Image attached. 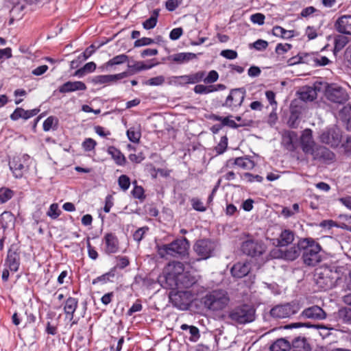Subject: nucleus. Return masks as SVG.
I'll list each match as a JSON object with an SVG mask.
<instances>
[{
    "label": "nucleus",
    "instance_id": "obj_1",
    "mask_svg": "<svg viewBox=\"0 0 351 351\" xmlns=\"http://www.w3.org/2000/svg\"><path fill=\"white\" fill-rule=\"evenodd\" d=\"M171 271L166 275L165 280L171 289H199L202 292V287L198 285L196 276L189 271H184V265L181 262H173L169 265Z\"/></svg>",
    "mask_w": 351,
    "mask_h": 351
},
{
    "label": "nucleus",
    "instance_id": "obj_2",
    "mask_svg": "<svg viewBox=\"0 0 351 351\" xmlns=\"http://www.w3.org/2000/svg\"><path fill=\"white\" fill-rule=\"evenodd\" d=\"M300 247L303 251L302 259L305 265L314 267L322 261V247L313 238L300 239Z\"/></svg>",
    "mask_w": 351,
    "mask_h": 351
},
{
    "label": "nucleus",
    "instance_id": "obj_3",
    "mask_svg": "<svg viewBox=\"0 0 351 351\" xmlns=\"http://www.w3.org/2000/svg\"><path fill=\"white\" fill-rule=\"evenodd\" d=\"M230 300L228 292L223 289L213 290L202 298L204 306L213 312L223 311L228 306Z\"/></svg>",
    "mask_w": 351,
    "mask_h": 351
},
{
    "label": "nucleus",
    "instance_id": "obj_4",
    "mask_svg": "<svg viewBox=\"0 0 351 351\" xmlns=\"http://www.w3.org/2000/svg\"><path fill=\"white\" fill-rule=\"evenodd\" d=\"M199 289L178 291L172 289L169 298L172 305L178 309L184 311L189 308L195 295H198Z\"/></svg>",
    "mask_w": 351,
    "mask_h": 351
},
{
    "label": "nucleus",
    "instance_id": "obj_5",
    "mask_svg": "<svg viewBox=\"0 0 351 351\" xmlns=\"http://www.w3.org/2000/svg\"><path fill=\"white\" fill-rule=\"evenodd\" d=\"M228 317L235 324H245L254 320L255 309L247 304L240 305L230 310Z\"/></svg>",
    "mask_w": 351,
    "mask_h": 351
},
{
    "label": "nucleus",
    "instance_id": "obj_6",
    "mask_svg": "<svg viewBox=\"0 0 351 351\" xmlns=\"http://www.w3.org/2000/svg\"><path fill=\"white\" fill-rule=\"evenodd\" d=\"M318 138L320 143L335 149L342 141L343 132L339 127L334 125L322 130Z\"/></svg>",
    "mask_w": 351,
    "mask_h": 351
},
{
    "label": "nucleus",
    "instance_id": "obj_7",
    "mask_svg": "<svg viewBox=\"0 0 351 351\" xmlns=\"http://www.w3.org/2000/svg\"><path fill=\"white\" fill-rule=\"evenodd\" d=\"M189 243L186 238L176 239L169 244L158 247V254L164 257L166 255L171 256H184L186 254Z\"/></svg>",
    "mask_w": 351,
    "mask_h": 351
},
{
    "label": "nucleus",
    "instance_id": "obj_8",
    "mask_svg": "<svg viewBox=\"0 0 351 351\" xmlns=\"http://www.w3.org/2000/svg\"><path fill=\"white\" fill-rule=\"evenodd\" d=\"M301 306L296 301L278 304L274 306L270 311V315L275 319L289 318L295 315L300 310Z\"/></svg>",
    "mask_w": 351,
    "mask_h": 351
},
{
    "label": "nucleus",
    "instance_id": "obj_9",
    "mask_svg": "<svg viewBox=\"0 0 351 351\" xmlns=\"http://www.w3.org/2000/svg\"><path fill=\"white\" fill-rule=\"evenodd\" d=\"M300 239L296 244L285 248L274 249L271 252V256L274 258H282L286 261H294L301 254Z\"/></svg>",
    "mask_w": 351,
    "mask_h": 351
},
{
    "label": "nucleus",
    "instance_id": "obj_10",
    "mask_svg": "<svg viewBox=\"0 0 351 351\" xmlns=\"http://www.w3.org/2000/svg\"><path fill=\"white\" fill-rule=\"evenodd\" d=\"M245 90L243 88L232 89L222 106L234 111L239 108L245 99Z\"/></svg>",
    "mask_w": 351,
    "mask_h": 351
},
{
    "label": "nucleus",
    "instance_id": "obj_11",
    "mask_svg": "<svg viewBox=\"0 0 351 351\" xmlns=\"http://www.w3.org/2000/svg\"><path fill=\"white\" fill-rule=\"evenodd\" d=\"M29 160V156L23 154L21 156H15L10 161V169L16 178H22L24 172L28 169L27 162Z\"/></svg>",
    "mask_w": 351,
    "mask_h": 351
},
{
    "label": "nucleus",
    "instance_id": "obj_12",
    "mask_svg": "<svg viewBox=\"0 0 351 351\" xmlns=\"http://www.w3.org/2000/svg\"><path fill=\"white\" fill-rule=\"evenodd\" d=\"M326 97L331 102L339 104L345 103L349 99L346 90L335 84L328 86L326 90Z\"/></svg>",
    "mask_w": 351,
    "mask_h": 351
},
{
    "label": "nucleus",
    "instance_id": "obj_13",
    "mask_svg": "<svg viewBox=\"0 0 351 351\" xmlns=\"http://www.w3.org/2000/svg\"><path fill=\"white\" fill-rule=\"evenodd\" d=\"M216 247L215 243L209 239H201L195 242L194 251L200 259H207L210 257Z\"/></svg>",
    "mask_w": 351,
    "mask_h": 351
},
{
    "label": "nucleus",
    "instance_id": "obj_14",
    "mask_svg": "<svg viewBox=\"0 0 351 351\" xmlns=\"http://www.w3.org/2000/svg\"><path fill=\"white\" fill-rule=\"evenodd\" d=\"M241 250L243 254L254 257L263 254L265 247L261 242L248 239L242 243Z\"/></svg>",
    "mask_w": 351,
    "mask_h": 351
},
{
    "label": "nucleus",
    "instance_id": "obj_15",
    "mask_svg": "<svg viewBox=\"0 0 351 351\" xmlns=\"http://www.w3.org/2000/svg\"><path fill=\"white\" fill-rule=\"evenodd\" d=\"M315 160L331 162L335 159V154L329 148L317 145L310 154Z\"/></svg>",
    "mask_w": 351,
    "mask_h": 351
},
{
    "label": "nucleus",
    "instance_id": "obj_16",
    "mask_svg": "<svg viewBox=\"0 0 351 351\" xmlns=\"http://www.w3.org/2000/svg\"><path fill=\"white\" fill-rule=\"evenodd\" d=\"M104 252L108 254H114L119 251V242L114 233L107 232L103 237Z\"/></svg>",
    "mask_w": 351,
    "mask_h": 351
},
{
    "label": "nucleus",
    "instance_id": "obj_17",
    "mask_svg": "<svg viewBox=\"0 0 351 351\" xmlns=\"http://www.w3.org/2000/svg\"><path fill=\"white\" fill-rule=\"evenodd\" d=\"M130 75L129 72L124 71L114 75H101L94 77L92 80L95 84H110L125 78Z\"/></svg>",
    "mask_w": 351,
    "mask_h": 351
},
{
    "label": "nucleus",
    "instance_id": "obj_18",
    "mask_svg": "<svg viewBox=\"0 0 351 351\" xmlns=\"http://www.w3.org/2000/svg\"><path fill=\"white\" fill-rule=\"evenodd\" d=\"M335 29L340 34L351 35V15L339 16L335 22Z\"/></svg>",
    "mask_w": 351,
    "mask_h": 351
},
{
    "label": "nucleus",
    "instance_id": "obj_19",
    "mask_svg": "<svg viewBox=\"0 0 351 351\" xmlns=\"http://www.w3.org/2000/svg\"><path fill=\"white\" fill-rule=\"evenodd\" d=\"M301 146L306 154H311L316 145L313 139L312 130L306 129L301 136Z\"/></svg>",
    "mask_w": 351,
    "mask_h": 351
},
{
    "label": "nucleus",
    "instance_id": "obj_20",
    "mask_svg": "<svg viewBox=\"0 0 351 351\" xmlns=\"http://www.w3.org/2000/svg\"><path fill=\"white\" fill-rule=\"evenodd\" d=\"M300 316L307 319L322 320L326 317V313L321 307L315 305L304 309Z\"/></svg>",
    "mask_w": 351,
    "mask_h": 351
},
{
    "label": "nucleus",
    "instance_id": "obj_21",
    "mask_svg": "<svg viewBox=\"0 0 351 351\" xmlns=\"http://www.w3.org/2000/svg\"><path fill=\"white\" fill-rule=\"evenodd\" d=\"M251 269L250 263L248 262H239L231 268L230 272L233 277L241 278L247 276Z\"/></svg>",
    "mask_w": 351,
    "mask_h": 351
},
{
    "label": "nucleus",
    "instance_id": "obj_22",
    "mask_svg": "<svg viewBox=\"0 0 351 351\" xmlns=\"http://www.w3.org/2000/svg\"><path fill=\"white\" fill-rule=\"evenodd\" d=\"M5 265L8 267L10 271L12 272L17 271L20 266L19 254L12 250H9L5 261Z\"/></svg>",
    "mask_w": 351,
    "mask_h": 351
},
{
    "label": "nucleus",
    "instance_id": "obj_23",
    "mask_svg": "<svg viewBox=\"0 0 351 351\" xmlns=\"http://www.w3.org/2000/svg\"><path fill=\"white\" fill-rule=\"evenodd\" d=\"M87 87L86 84L81 81L71 82L69 81L58 88V90L61 93H66L74 92L76 90H85Z\"/></svg>",
    "mask_w": 351,
    "mask_h": 351
},
{
    "label": "nucleus",
    "instance_id": "obj_24",
    "mask_svg": "<svg viewBox=\"0 0 351 351\" xmlns=\"http://www.w3.org/2000/svg\"><path fill=\"white\" fill-rule=\"evenodd\" d=\"M40 111L38 108L25 110L22 108H16L14 111L11 114L10 119L13 121H16L19 119L27 120L31 117L36 115Z\"/></svg>",
    "mask_w": 351,
    "mask_h": 351
},
{
    "label": "nucleus",
    "instance_id": "obj_25",
    "mask_svg": "<svg viewBox=\"0 0 351 351\" xmlns=\"http://www.w3.org/2000/svg\"><path fill=\"white\" fill-rule=\"evenodd\" d=\"M107 153L109 154L114 163L118 166H125L127 160L124 154L114 146H110L107 149Z\"/></svg>",
    "mask_w": 351,
    "mask_h": 351
},
{
    "label": "nucleus",
    "instance_id": "obj_26",
    "mask_svg": "<svg viewBox=\"0 0 351 351\" xmlns=\"http://www.w3.org/2000/svg\"><path fill=\"white\" fill-rule=\"evenodd\" d=\"M295 234L290 230L285 229L282 230L277 239L278 246L282 247H287L294 241Z\"/></svg>",
    "mask_w": 351,
    "mask_h": 351
},
{
    "label": "nucleus",
    "instance_id": "obj_27",
    "mask_svg": "<svg viewBox=\"0 0 351 351\" xmlns=\"http://www.w3.org/2000/svg\"><path fill=\"white\" fill-rule=\"evenodd\" d=\"M299 97L304 101H312L317 97L316 89L311 86H303L299 92Z\"/></svg>",
    "mask_w": 351,
    "mask_h": 351
},
{
    "label": "nucleus",
    "instance_id": "obj_28",
    "mask_svg": "<svg viewBox=\"0 0 351 351\" xmlns=\"http://www.w3.org/2000/svg\"><path fill=\"white\" fill-rule=\"evenodd\" d=\"M196 58V54L193 53H178L176 54H173L171 56H169L168 57V60L170 61H173L174 62L178 63V64H182L184 62H186L193 58Z\"/></svg>",
    "mask_w": 351,
    "mask_h": 351
},
{
    "label": "nucleus",
    "instance_id": "obj_29",
    "mask_svg": "<svg viewBox=\"0 0 351 351\" xmlns=\"http://www.w3.org/2000/svg\"><path fill=\"white\" fill-rule=\"evenodd\" d=\"M297 134L293 131H287L282 135V143L289 150L294 149V141L297 140Z\"/></svg>",
    "mask_w": 351,
    "mask_h": 351
},
{
    "label": "nucleus",
    "instance_id": "obj_30",
    "mask_svg": "<svg viewBox=\"0 0 351 351\" xmlns=\"http://www.w3.org/2000/svg\"><path fill=\"white\" fill-rule=\"evenodd\" d=\"M78 306V301L76 298L69 297L65 302L64 311L66 315L70 316V320H73V315Z\"/></svg>",
    "mask_w": 351,
    "mask_h": 351
},
{
    "label": "nucleus",
    "instance_id": "obj_31",
    "mask_svg": "<svg viewBox=\"0 0 351 351\" xmlns=\"http://www.w3.org/2000/svg\"><path fill=\"white\" fill-rule=\"evenodd\" d=\"M292 351H311V347L304 337H296L292 341Z\"/></svg>",
    "mask_w": 351,
    "mask_h": 351
},
{
    "label": "nucleus",
    "instance_id": "obj_32",
    "mask_svg": "<svg viewBox=\"0 0 351 351\" xmlns=\"http://www.w3.org/2000/svg\"><path fill=\"white\" fill-rule=\"evenodd\" d=\"M233 164L246 170H251L255 167V163L253 160L243 157L236 158Z\"/></svg>",
    "mask_w": 351,
    "mask_h": 351
},
{
    "label": "nucleus",
    "instance_id": "obj_33",
    "mask_svg": "<svg viewBox=\"0 0 351 351\" xmlns=\"http://www.w3.org/2000/svg\"><path fill=\"white\" fill-rule=\"evenodd\" d=\"M340 119L345 123L347 127H351V105L348 104L344 106L339 112Z\"/></svg>",
    "mask_w": 351,
    "mask_h": 351
},
{
    "label": "nucleus",
    "instance_id": "obj_34",
    "mask_svg": "<svg viewBox=\"0 0 351 351\" xmlns=\"http://www.w3.org/2000/svg\"><path fill=\"white\" fill-rule=\"evenodd\" d=\"M272 34L275 36L281 37L284 39H289L294 36L293 30H287L278 25L274 26L273 27Z\"/></svg>",
    "mask_w": 351,
    "mask_h": 351
},
{
    "label": "nucleus",
    "instance_id": "obj_35",
    "mask_svg": "<svg viewBox=\"0 0 351 351\" xmlns=\"http://www.w3.org/2000/svg\"><path fill=\"white\" fill-rule=\"evenodd\" d=\"M291 349L290 343L285 339L276 340L271 346V351H288Z\"/></svg>",
    "mask_w": 351,
    "mask_h": 351
},
{
    "label": "nucleus",
    "instance_id": "obj_36",
    "mask_svg": "<svg viewBox=\"0 0 351 351\" xmlns=\"http://www.w3.org/2000/svg\"><path fill=\"white\" fill-rule=\"evenodd\" d=\"M159 15V10L156 9L153 11L151 16L143 23V26L145 29H151L156 27Z\"/></svg>",
    "mask_w": 351,
    "mask_h": 351
},
{
    "label": "nucleus",
    "instance_id": "obj_37",
    "mask_svg": "<svg viewBox=\"0 0 351 351\" xmlns=\"http://www.w3.org/2000/svg\"><path fill=\"white\" fill-rule=\"evenodd\" d=\"M348 43V38L346 36L338 35L335 38L334 50L335 54L341 51Z\"/></svg>",
    "mask_w": 351,
    "mask_h": 351
},
{
    "label": "nucleus",
    "instance_id": "obj_38",
    "mask_svg": "<svg viewBox=\"0 0 351 351\" xmlns=\"http://www.w3.org/2000/svg\"><path fill=\"white\" fill-rule=\"evenodd\" d=\"M0 222L3 229L9 228L10 225L14 223V215L10 212H3L0 217Z\"/></svg>",
    "mask_w": 351,
    "mask_h": 351
},
{
    "label": "nucleus",
    "instance_id": "obj_39",
    "mask_svg": "<svg viewBox=\"0 0 351 351\" xmlns=\"http://www.w3.org/2000/svg\"><path fill=\"white\" fill-rule=\"evenodd\" d=\"M128 61V56L125 54H120L113 57L106 63V67L112 66L114 65H119L123 64Z\"/></svg>",
    "mask_w": 351,
    "mask_h": 351
},
{
    "label": "nucleus",
    "instance_id": "obj_40",
    "mask_svg": "<svg viewBox=\"0 0 351 351\" xmlns=\"http://www.w3.org/2000/svg\"><path fill=\"white\" fill-rule=\"evenodd\" d=\"M158 63H154L152 64H145L143 62H135L133 64H128V66L132 71L135 72H138L143 70H147L152 68L153 66L157 65Z\"/></svg>",
    "mask_w": 351,
    "mask_h": 351
},
{
    "label": "nucleus",
    "instance_id": "obj_41",
    "mask_svg": "<svg viewBox=\"0 0 351 351\" xmlns=\"http://www.w3.org/2000/svg\"><path fill=\"white\" fill-rule=\"evenodd\" d=\"M300 212V206L298 203L293 204L292 207H284L281 214L285 217L289 218Z\"/></svg>",
    "mask_w": 351,
    "mask_h": 351
},
{
    "label": "nucleus",
    "instance_id": "obj_42",
    "mask_svg": "<svg viewBox=\"0 0 351 351\" xmlns=\"http://www.w3.org/2000/svg\"><path fill=\"white\" fill-rule=\"evenodd\" d=\"M14 195V192L11 189L5 187L0 189V202L4 204L10 200Z\"/></svg>",
    "mask_w": 351,
    "mask_h": 351
},
{
    "label": "nucleus",
    "instance_id": "obj_43",
    "mask_svg": "<svg viewBox=\"0 0 351 351\" xmlns=\"http://www.w3.org/2000/svg\"><path fill=\"white\" fill-rule=\"evenodd\" d=\"M193 90L197 94H208L210 93L217 91V88H214V86H205L203 84L196 85Z\"/></svg>",
    "mask_w": 351,
    "mask_h": 351
},
{
    "label": "nucleus",
    "instance_id": "obj_44",
    "mask_svg": "<svg viewBox=\"0 0 351 351\" xmlns=\"http://www.w3.org/2000/svg\"><path fill=\"white\" fill-rule=\"evenodd\" d=\"M149 228L148 226H143L138 228L133 234L134 240L139 244L140 242L143 239L145 234L149 231Z\"/></svg>",
    "mask_w": 351,
    "mask_h": 351
},
{
    "label": "nucleus",
    "instance_id": "obj_45",
    "mask_svg": "<svg viewBox=\"0 0 351 351\" xmlns=\"http://www.w3.org/2000/svg\"><path fill=\"white\" fill-rule=\"evenodd\" d=\"M127 136L129 140L133 143H138L141 138V132L135 128H130L127 131Z\"/></svg>",
    "mask_w": 351,
    "mask_h": 351
},
{
    "label": "nucleus",
    "instance_id": "obj_46",
    "mask_svg": "<svg viewBox=\"0 0 351 351\" xmlns=\"http://www.w3.org/2000/svg\"><path fill=\"white\" fill-rule=\"evenodd\" d=\"M300 112L296 110H291V114L289 118L288 123L291 128H296L298 125V121L300 117Z\"/></svg>",
    "mask_w": 351,
    "mask_h": 351
},
{
    "label": "nucleus",
    "instance_id": "obj_47",
    "mask_svg": "<svg viewBox=\"0 0 351 351\" xmlns=\"http://www.w3.org/2000/svg\"><path fill=\"white\" fill-rule=\"evenodd\" d=\"M96 69V64L93 62L86 63L82 68L75 72L76 75H81L85 73L93 72Z\"/></svg>",
    "mask_w": 351,
    "mask_h": 351
},
{
    "label": "nucleus",
    "instance_id": "obj_48",
    "mask_svg": "<svg viewBox=\"0 0 351 351\" xmlns=\"http://www.w3.org/2000/svg\"><path fill=\"white\" fill-rule=\"evenodd\" d=\"M241 178L243 180H245L248 182H261L263 180V178L259 175H253L250 173H244L241 175Z\"/></svg>",
    "mask_w": 351,
    "mask_h": 351
},
{
    "label": "nucleus",
    "instance_id": "obj_49",
    "mask_svg": "<svg viewBox=\"0 0 351 351\" xmlns=\"http://www.w3.org/2000/svg\"><path fill=\"white\" fill-rule=\"evenodd\" d=\"M339 315L343 322L351 324V308H345L340 310Z\"/></svg>",
    "mask_w": 351,
    "mask_h": 351
},
{
    "label": "nucleus",
    "instance_id": "obj_50",
    "mask_svg": "<svg viewBox=\"0 0 351 351\" xmlns=\"http://www.w3.org/2000/svg\"><path fill=\"white\" fill-rule=\"evenodd\" d=\"M130 179L126 175H121L118 179V184L122 191H126L130 186Z\"/></svg>",
    "mask_w": 351,
    "mask_h": 351
},
{
    "label": "nucleus",
    "instance_id": "obj_51",
    "mask_svg": "<svg viewBox=\"0 0 351 351\" xmlns=\"http://www.w3.org/2000/svg\"><path fill=\"white\" fill-rule=\"evenodd\" d=\"M192 208L199 212H204L206 210V207L204 205V203L197 197H193L190 200Z\"/></svg>",
    "mask_w": 351,
    "mask_h": 351
},
{
    "label": "nucleus",
    "instance_id": "obj_52",
    "mask_svg": "<svg viewBox=\"0 0 351 351\" xmlns=\"http://www.w3.org/2000/svg\"><path fill=\"white\" fill-rule=\"evenodd\" d=\"M205 71H198L197 73L188 75L189 83L195 84L202 81L205 77Z\"/></svg>",
    "mask_w": 351,
    "mask_h": 351
},
{
    "label": "nucleus",
    "instance_id": "obj_53",
    "mask_svg": "<svg viewBox=\"0 0 351 351\" xmlns=\"http://www.w3.org/2000/svg\"><path fill=\"white\" fill-rule=\"evenodd\" d=\"M60 213L61 211L59 210L58 204L54 203L49 206L47 215L53 219H56L60 216Z\"/></svg>",
    "mask_w": 351,
    "mask_h": 351
},
{
    "label": "nucleus",
    "instance_id": "obj_54",
    "mask_svg": "<svg viewBox=\"0 0 351 351\" xmlns=\"http://www.w3.org/2000/svg\"><path fill=\"white\" fill-rule=\"evenodd\" d=\"M96 145L97 142L91 138H86L82 144V148L86 152H90L95 149Z\"/></svg>",
    "mask_w": 351,
    "mask_h": 351
},
{
    "label": "nucleus",
    "instance_id": "obj_55",
    "mask_svg": "<svg viewBox=\"0 0 351 351\" xmlns=\"http://www.w3.org/2000/svg\"><path fill=\"white\" fill-rule=\"evenodd\" d=\"M331 61L326 56L316 53L314 66H323L330 64Z\"/></svg>",
    "mask_w": 351,
    "mask_h": 351
},
{
    "label": "nucleus",
    "instance_id": "obj_56",
    "mask_svg": "<svg viewBox=\"0 0 351 351\" xmlns=\"http://www.w3.org/2000/svg\"><path fill=\"white\" fill-rule=\"evenodd\" d=\"M182 2V0H167L165 3L166 9L173 12L181 5Z\"/></svg>",
    "mask_w": 351,
    "mask_h": 351
},
{
    "label": "nucleus",
    "instance_id": "obj_57",
    "mask_svg": "<svg viewBox=\"0 0 351 351\" xmlns=\"http://www.w3.org/2000/svg\"><path fill=\"white\" fill-rule=\"evenodd\" d=\"M292 48V45L291 44L285 43L282 44L279 43L276 47V53L278 55H282L285 53L287 52Z\"/></svg>",
    "mask_w": 351,
    "mask_h": 351
},
{
    "label": "nucleus",
    "instance_id": "obj_58",
    "mask_svg": "<svg viewBox=\"0 0 351 351\" xmlns=\"http://www.w3.org/2000/svg\"><path fill=\"white\" fill-rule=\"evenodd\" d=\"M154 43V40L150 38L147 37H143L140 39H137L134 42V47H140L142 46H146L149 45L151 44Z\"/></svg>",
    "mask_w": 351,
    "mask_h": 351
},
{
    "label": "nucleus",
    "instance_id": "obj_59",
    "mask_svg": "<svg viewBox=\"0 0 351 351\" xmlns=\"http://www.w3.org/2000/svg\"><path fill=\"white\" fill-rule=\"evenodd\" d=\"M165 82V77L162 75L152 77L145 84L149 86H160Z\"/></svg>",
    "mask_w": 351,
    "mask_h": 351
},
{
    "label": "nucleus",
    "instance_id": "obj_60",
    "mask_svg": "<svg viewBox=\"0 0 351 351\" xmlns=\"http://www.w3.org/2000/svg\"><path fill=\"white\" fill-rule=\"evenodd\" d=\"M265 15L261 13H256L250 16V21L254 23L258 24L259 25H262L265 23Z\"/></svg>",
    "mask_w": 351,
    "mask_h": 351
},
{
    "label": "nucleus",
    "instance_id": "obj_61",
    "mask_svg": "<svg viewBox=\"0 0 351 351\" xmlns=\"http://www.w3.org/2000/svg\"><path fill=\"white\" fill-rule=\"evenodd\" d=\"M218 78V73L215 70H212L208 73V75L205 78L204 77L203 80L205 83L211 84L215 82Z\"/></svg>",
    "mask_w": 351,
    "mask_h": 351
},
{
    "label": "nucleus",
    "instance_id": "obj_62",
    "mask_svg": "<svg viewBox=\"0 0 351 351\" xmlns=\"http://www.w3.org/2000/svg\"><path fill=\"white\" fill-rule=\"evenodd\" d=\"M55 123H57V119L52 116L49 117L43 123V127L44 131H49Z\"/></svg>",
    "mask_w": 351,
    "mask_h": 351
},
{
    "label": "nucleus",
    "instance_id": "obj_63",
    "mask_svg": "<svg viewBox=\"0 0 351 351\" xmlns=\"http://www.w3.org/2000/svg\"><path fill=\"white\" fill-rule=\"evenodd\" d=\"M316 53H302L303 63L314 66Z\"/></svg>",
    "mask_w": 351,
    "mask_h": 351
},
{
    "label": "nucleus",
    "instance_id": "obj_64",
    "mask_svg": "<svg viewBox=\"0 0 351 351\" xmlns=\"http://www.w3.org/2000/svg\"><path fill=\"white\" fill-rule=\"evenodd\" d=\"M341 147L346 153H351V136L347 135L345 140L341 141Z\"/></svg>",
    "mask_w": 351,
    "mask_h": 351
}]
</instances>
